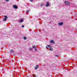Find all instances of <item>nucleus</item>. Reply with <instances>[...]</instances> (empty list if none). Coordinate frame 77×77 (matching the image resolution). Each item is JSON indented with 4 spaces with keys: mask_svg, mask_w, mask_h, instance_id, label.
<instances>
[{
    "mask_svg": "<svg viewBox=\"0 0 77 77\" xmlns=\"http://www.w3.org/2000/svg\"><path fill=\"white\" fill-rule=\"evenodd\" d=\"M5 18L3 19V20H4V21H6L7 20V18H8V17L5 15L4 16Z\"/></svg>",
    "mask_w": 77,
    "mask_h": 77,
    "instance_id": "obj_1",
    "label": "nucleus"
},
{
    "mask_svg": "<svg viewBox=\"0 0 77 77\" xmlns=\"http://www.w3.org/2000/svg\"><path fill=\"white\" fill-rule=\"evenodd\" d=\"M65 4L66 5H70V3L67 1H65Z\"/></svg>",
    "mask_w": 77,
    "mask_h": 77,
    "instance_id": "obj_2",
    "label": "nucleus"
},
{
    "mask_svg": "<svg viewBox=\"0 0 77 77\" xmlns=\"http://www.w3.org/2000/svg\"><path fill=\"white\" fill-rule=\"evenodd\" d=\"M13 8L14 9H17L18 8V7H17V5H13Z\"/></svg>",
    "mask_w": 77,
    "mask_h": 77,
    "instance_id": "obj_3",
    "label": "nucleus"
},
{
    "mask_svg": "<svg viewBox=\"0 0 77 77\" xmlns=\"http://www.w3.org/2000/svg\"><path fill=\"white\" fill-rule=\"evenodd\" d=\"M63 22H61L59 23L58 25H59V26H62V25H63Z\"/></svg>",
    "mask_w": 77,
    "mask_h": 77,
    "instance_id": "obj_4",
    "label": "nucleus"
},
{
    "mask_svg": "<svg viewBox=\"0 0 77 77\" xmlns=\"http://www.w3.org/2000/svg\"><path fill=\"white\" fill-rule=\"evenodd\" d=\"M39 67V66L38 65H36L35 68V69H37V68H38Z\"/></svg>",
    "mask_w": 77,
    "mask_h": 77,
    "instance_id": "obj_5",
    "label": "nucleus"
},
{
    "mask_svg": "<svg viewBox=\"0 0 77 77\" xmlns=\"http://www.w3.org/2000/svg\"><path fill=\"white\" fill-rule=\"evenodd\" d=\"M50 43H51V44H54V42L53 40H51V41H50Z\"/></svg>",
    "mask_w": 77,
    "mask_h": 77,
    "instance_id": "obj_6",
    "label": "nucleus"
},
{
    "mask_svg": "<svg viewBox=\"0 0 77 77\" xmlns=\"http://www.w3.org/2000/svg\"><path fill=\"white\" fill-rule=\"evenodd\" d=\"M49 6V3L47 2L46 5V7H47V6Z\"/></svg>",
    "mask_w": 77,
    "mask_h": 77,
    "instance_id": "obj_7",
    "label": "nucleus"
},
{
    "mask_svg": "<svg viewBox=\"0 0 77 77\" xmlns=\"http://www.w3.org/2000/svg\"><path fill=\"white\" fill-rule=\"evenodd\" d=\"M32 48H37V46H32Z\"/></svg>",
    "mask_w": 77,
    "mask_h": 77,
    "instance_id": "obj_8",
    "label": "nucleus"
},
{
    "mask_svg": "<svg viewBox=\"0 0 77 77\" xmlns=\"http://www.w3.org/2000/svg\"><path fill=\"white\" fill-rule=\"evenodd\" d=\"M23 21V19H21L20 21H19V23H22Z\"/></svg>",
    "mask_w": 77,
    "mask_h": 77,
    "instance_id": "obj_9",
    "label": "nucleus"
},
{
    "mask_svg": "<svg viewBox=\"0 0 77 77\" xmlns=\"http://www.w3.org/2000/svg\"><path fill=\"white\" fill-rule=\"evenodd\" d=\"M49 49V50H50V51H53V48H50Z\"/></svg>",
    "mask_w": 77,
    "mask_h": 77,
    "instance_id": "obj_10",
    "label": "nucleus"
},
{
    "mask_svg": "<svg viewBox=\"0 0 77 77\" xmlns=\"http://www.w3.org/2000/svg\"><path fill=\"white\" fill-rule=\"evenodd\" d=\"M12 52H13V50L12 49H11L10 51V53H12Z\"/></svg>",
    "mask_w": 77,
    "mask_h": 77,
    "instance_id": "obj_11",
    "label": "nucleus"
},
{
    "mask_svg": "<svg viewBox=\"0 0 77 77\" xmlns=\"http://www.w3.org/2000/svg\"><path fill=\"white\" fill-rule=\"evenodd\" d=\"M41 6H44V4L42 3L41 4Z\"/></svg>",
    "mask_w": 77,
    "mask_h": 77,
    "instance_id": "obj_12",
    "label": "nucleus"
},
{
    "mask_svg": "<svg viewBox=\"0 0 77 77\" xmlns=\"http://www.w3.org/2000/svg\"><path fill=\"white\" fill-rule=\"evenodd\" d=\"M23 39H24L25 40H26V39H27V38H26V37H23Z\"/></svg>",
    "mask_w": 77,
    "mask_h": 77,
    "instance_id": "obj_13",
    "label": "nucleus"
},
{
    "mask_svg": "<svg viewBox=\"0 0 77 77\" xmlns=\"http://www.w3.org/2000/svg\"><path fill=\"white\" fill-rule=\"evenodd\" d=\"M29 50H30V51L32 50V48H29Z\"/></svg>",
    "mask_w": 77,
    "mask_h": 77,
    "instance_id": "obj_14",
    "label": "nucleus"
},
{
    "mask_svg": "<svg viewBox=\"0 0 77 77\" xmlns=\"http://www.w3.org/2000/svg\"><path fill=\"white\" fill-rule=\"evenodd\" d=\"M47 46H48V47H50V45H47Z\"/></svg>",
    "mask_w": 77,
    "mask_h": 77,
    "instance_id": "obj_15",
    "label": "nucleus"
},
{
    "mask_svg": "<svg viewBox=\"0 0 77 77\" xmlns=\"http://www.w3.org/2000/svg\"><path fill=\"white\" fill-rule=\"evenodd\" d=\"M26 12H29V10H27V11H26Z\"/></svg>",
    "mask_w": 77,
    "mask_h": 77,
    "instance_id": "obj_16",
    "label": "nucleus"
},
{
    "mask_svg": "<svg viewBox=\"0 0 77 77\" xmlns=\"http://www.w3.org/2000/svg\"><path fill=\"white\" fill-rule=\"evenodd\" d=\"M22 27H23V28L24 27V25H22Z\"/></svg>",
    "mask_w": 77,
    "mask_h": 77,
    "instance_id": "obj_17",
    "label": "nucleus"
},
{
    "mask_svg": "<svg viewBox=\"0 0 77 77\" xmlns=\"http://www.w3.org/2000/svg\"><path fill=\"white\" fill-rule=\"evenodd\" d=\"M33 0H30V2H32Z\"/></svg>",
    "mask_w": 77,
    "mask_h": 77,
    "instance_id": "obj_18",
    "label": "nucleus"
},
{
    "mask_svg": "<svg viewBox=\"0 0 77 77\" xmlns=\"http://www.w3.org/2000/svg\"><path fill=\"white\" fill-rule=\"evenodd\" d=\"M55 56H56V57H59V55H55Z\"/></svg>",
    "mask_w": 77,
    "mask_h": 77,
    "instance_id": "obj_19",
    "label": "nucleus"
},
{
    "mask_svg": "<svg viewBox=\"0 0 77 77\" xmlns=\"http://www.w3.org/2000/svg\"><path fill=\"white\" fill-rule=\"evenodd\" d=\"M35 51H38V50H37V49H35Z\"/></svg>",
    "mask_w": 77,
    "mask_h": 77,
    "instance_id": "obj_20",
    "label": "nucleus"
},
{
    "mask_svg": "<svg viewBox=\"0 0 77 77\" xmlns=\"http://www.w3.org/2000/svg\"><path fill=\"white\" fill-rule=\"evenodd\" d=\"M6 2H8L9 0H6Z\"/></svg>",
    "mask_w": 77,
    "mask_h": 77,
    "instance_id": "obj_21",
    "label": "nucleus"
},
{
    "mask_svg": "<svg viewBox=\"0 0 77 77\" xmlns=\"http://www.w3.org/2000/svg\"><path fill=\"white\" fill-rule=\"evenodd\" d=\"M47 47H47V46H46V48H47Z\"/></svg>",
    "mask_w": 77,
    "mask_h": 77,
    "instance_id": "obj_22",
    "label": "nucleus"
},
{
    "mask_svg": "<svg viewBox=\"0 0 77 77\" xmlns=\"http://www.w3.org/2000/svg\"><path fill=\"white\" fill-rule=\"evenodd\" d=\"M34 77H36V76H34Z\"/></svg>",
    "mask_w": 77,
    "mask_h": 77,
    "instance_id": "obj_23",
    "label": "nucleus"
}]
</instances>
